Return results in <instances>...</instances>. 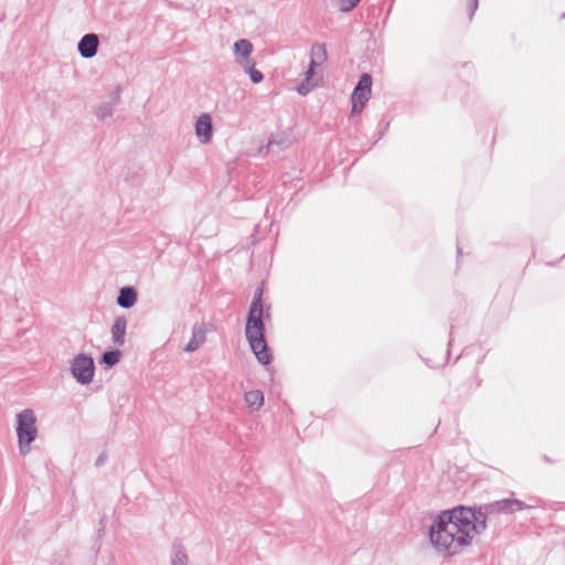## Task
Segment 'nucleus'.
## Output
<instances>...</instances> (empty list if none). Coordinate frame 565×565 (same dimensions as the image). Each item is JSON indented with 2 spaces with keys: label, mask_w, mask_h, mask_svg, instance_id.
Segmentation results:
<instances>
[{
  "label": "nucleus",
  "mask_w": 565,
  "mask_h": 565,
  "mask_svg": "<svg viewBox=\"0 0 565 565\" xmlns=\"http://www.w3.org/2000/svg\"><path fill=\"white\" fill-rule=\"evenodd\" d=\"M245 402L252 409L257 411L264 404V394L259 390L249 391L245 394Z\"/></svg>",
  "instance_id": "nucleus-13"
},
{
  "label": "nucleus",
  "mask_w": 565,
  "mask_h": 565,
  "mask_svg": "<svg viewBox=\"0 0 565 565\" xmlns=\"http://www.w3.org/2000/svg\"><path fill=\"white\" fill-rule=\"evenodd\" d=\"M360 2V0H341L340 1V10L343 11V12H349L351 11L358 3Z\"/></svg>",
  "instance_id": "nucleus-19"
},
{
  "label": "nucleus",
  "mask_w": 565,
  "mask_h": 565,
  "mask_svg": "<svg viewBox=\"0 0 565 565\" xmlns=\"http://www.w3.org/2000/svg\"><path fill=\"white\" fill-rule=\"evenodd\" d=\"M310 58L319 64H323L327 61V50L324 44L315 43L311 46Z\"/></svg>",
  "instance_id": "nucleus-17"
},
{
  "label": "nucleus",
  "mask_w": 565,
  "mask_h": 565,
  "mask_svg": "<svg viewBox=\"0 0 565 565\" xmlns=\"http://www.w3.org/2000/svg\"><path fill=\"white\" fill-rule=\"evenodd\" d=\"M253 51V44L250 41L246 39L238 40L234 43V53L237 56V62L241 65V62H246V60H252L250 53Z\"/></svg>",
  "instance_id": "nucleus-11"
},
{
  "label": "nucleus",
  "mask_w": 565,
  "mask_h": 565,
  "mask_svg": "<svg viewBox=\"0 0 565 565\" xmlns=\"http://www.w3.org/2000/svg\"><path fill=\"white\" fill-rule=\"evenodd\" d=\"M127 328V320L125 317H117L111 326L110 333L111 340L115 345L122 347L125 343V334Z\"/></svg>",
  "instance_id": "nucleus-9"
},
{
  "label": "nucleus",
  "mask_w": 565,
  "mask_h": 565,
  "mask_svg": "<svg viewBox=\"0 0 565 565\" xmlns=\"http://www.w3.org/2000/svg\"><path fill=\"white\" fill-rule=\"evenodd\" d=\"M194 132L201 145H209L212 142L214 129L211 114L203 113L196 118Z\"/></svg>",
  "instance_id": "nucleus-6"
},
{
  "label": "nucleus",
  "mask_w": 565,
  "mask_h": 565,
  "mask_svg": "<svg viewBox=\"0 0 565 565\" xmlns=\"http://www.w3.org/2000/svg\"><path fill=\"white\" fill-rule=\"evenodd\" d=\"M206 340V330L203 324H195L192 329L190 341L184 348L185 352L192 353L200 349Z\"/></svg>",
  "instance_id": "nucleus-8"
},
{
  "label": "nucleus",
  "mask_w": 565,
  "mask_h": 565,
  "mask_svg": "<svg viewBox=\"0 0 565 565\" xmlns=\"http://www.w3.org/2000/svg\"><path fill=\"white\" fill-rule=\"evenodd\" d=\"M372 77L369 74H362L358 85L352 93V113H360L371 96Z\"/></svg>",
  "instance_id": "nucleus-5"
},
{
  "label": "nucleus",
  "mask_w": 565,
  "mask_h": 565,
  "mask_svg": "<svg viewBox=\"0 0 565 565\" xmlns=\"http://www.w3.org/2000/svg\"><path fill=\"white\" fill-rule=\"evenodd\" d=\"M171 565H188V555L179 544H174L172 547Z\"/></svg>",
  "instance_id": "nucleus-16"
},
{
  "label": "nucleus",
  "mask_w": 565,
  "mask_h": 565,
  "mask_svg": "<svg viewBox=\"0 0 565 565\" xmlns=\"http://www.w3.org/2000/svg\"><path fill=\"white\" fill-rule=\"evenodd\" d=\"M121 353L118 350L115 351H107L103 354L102 361L107 366H114L120 361Z\"/></svg>",
  "instance_id": "nucleus-18"
},
{
  "label": "nucleus",
  "mask_w": 565,
  "mask_h": 565,
  "mask_svg": "<svg viewBox=\"0 0 565 565\" xmlns=\"http://www.w3.org/2000/svg\"><path fill=\"white\" fill-rule=\"evenodd\" d=\"M477 8H478V0H471V3H470V6H469V11H470V13H469V18H470V19H471V18H472V15L475 14V12H476Z\"/></svg>",
  "instance_id": "nucleus-21"
},
{
  "label": "nucleus",
  "mask_w": 565,
  "mask_h": 565,
  "mask_svg": "<svg viewBox=\"0 0 565 565\" xmlns=\"http://www.w3.org/2000/svg\"><path fill=\"white\" fill-rule=\"evenodd\" d=\"M137 301V292L132 287H122L119 290L117 305L121 308L129 309L135 306Z\"/></svg>",
  "instance_id": "nucleus-10"
},
{
  "label": "nucleus",
  "mask_w": 565,
  "mask_h": 565,
  "mask_svg": "<svg viewBox=\"0 0 565 565\" xmlns=\"http://www.w3.org/2000/svg\"><path fill=\"white\" fill-rule=\"evenodd\" d=\"M322 64H319L318 62L310 58L308 71L315 72L318 66H321Z\"/></svg>",
  "instance_id": "nucleus-22"
},
{
  "label": "nucleus",
  "mask_w": 565,
  "mask_h": 565,
  "mask_svg": "<svg viewBox=\"0 0 565 565\" xmlns=\"http://www.w3.org/2000/svg\"><path fill=\"white\" fill-rule=\"evenodd\" d=\"M533 508L518 499H503L478 510L457 507L440 512L428 531L429 542L437 554L452 556L470 546L487 527V518L497 513H513Z\"/></svg>",
  "instance_id": "nucleus-1"
},
{
  "label": "nucleus",
  "mask_w": 565,
  "mask_h": 565,
  "mask_svg": "<svg viewBox=\"0 0 565 565\" xmlns=\"http://www.w3.org/2000/svg\"><path fill=\"white\" fill-rule=\"evenodd\" d=\"M71 373L77 383L88 385L95 375L94 360L89 354L79 353L71 361Z\"/></svg>",
  "instance_id": "nucleus-4"
},
{
  "label": "nucleus",
  "mask_w": 565,
  "mask_h": 565,
  "mask_svg": "<svg viewBox=\"0 0 565 565\" xmlns=\"http://www.w3.org/2000/svg\"><path fill=\"white\" fill-rule=\"evenodd\" d=\"M119 98H120V88L117 87L114 92L110 93L108 102L114 103V105L116 106L119 103Z\"/></svg>",
  "instance_id": "nucleus-20"
},
{
  "label": "nucleus",
  "mask_w": 565,
  "mask_h": 565,
  "mask_svg": "<svg viewBox=\"0 0 565 565\" xmlns=\"http://www.w3.org/2000/svg\"><path fill=\"white\" fill-rule=\"evenodd\" d=\"M114 109H115L114 103L106 100V102L98 104L94 108V115L98 119L104 120V119L110 118L113 116Z\"/></svg>",
  "instance_id": "nucleus-14"
},
{
  "label": "nucleus",
  "mask_w": 565,
  "mask_h": 565,
  "mask_svg": "<svg viewBox=\"0 0 565 565\" xmlns=\"http://www.w3.org/2000/svg\"><path fill=\"white\" fill-rule=\"evenodd\" d=\"M241 66L250 77V81L255 84L260 83L264 79L262 72L255 68V62L253 60H246V62H241Z\"/></svg>",
  "instance_id": "nucleus-15"
},
{
  "label": "nucleus",
  "mask_w": 565,
  "mask_h": 565,
  "mask_svg": "<svg viewBox=\"0 0 565 565\" xmlns=\"http://www.w3.org/2000/svg\"><path fill=\"white\" fill-rule=\"evenodd\" d=\"M17 437L21 456L25 457L31 451V445L38 437L36 416L30 408L23 409L17 415Z\"/></svg>",
  "instance_id": "nucleus-3"
},
{
  "label": "nucleus",
  "mask_w": 565,
  "mask_h": 565,
  "mask_svg": "<svg viewBox=\"0 0 565 565\" xmlns=\"http://www.w3.org/2000/svg\"><path fill=\"white\" fill-rule=\"evenodd\" d=\"M262 297L263 290L257 289L249 306L245 327V335L249 343L250 350L257 358L258 362L260 364L267 365L271 361V354L269 353L265 340V326L263 322L264 306Z\"/></svg>",
  "instance_id": "nucleus-2"
},
{
  "label": "nucleus",
  "mask_w": 565,
  "mask_h": 565,
  "mask_svg": "<svg viewBox=\"0 0 565 565\" xmlns=\"http://www.w3.org/2000/svg\"><path fill=\"white\" fill-rule=\"evenodd\" d=\"M303 75H305V78L296 87L297 93L301 96H306L318 85V78H316L315 72L307 70Z\"/></svg>",
  "instance_id": "nucleus-12"
},
{
  "label": "nucleus",
  "mask_w": 565,
  "mask_h": 565,
  "mask_svg": "<svg viewBox=\"0 0 565 565\" xmlns=\"http://www.w3.org/2000/svg\"><path fill=\"white\" fill-rule=\"evenodd\" d=\"M98 45V35L95 33H87L79 40L77 50L82 57L92 58L96 55Z\"/></svg>",
  "instance_id": "nucleus-7"
},
{
  "label": "nucleus",
  "mask_w": 565,
  "mask_h": 565,
  "mask_svg": "<svg viewBox=\"0 0 565 565\" xmlns=\"http://www.w3.org/2000/svg\"><path fill=\"white\" fill-rule=\"evenodd\" d=\"M104 461H105V458H104L103 456H100V457L96 460V465H97V466H100V465H103V463H104Z\"/></svg>",
  "instance_id": "nucleus-23"
}]
</instances>
